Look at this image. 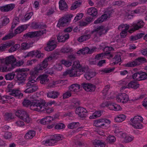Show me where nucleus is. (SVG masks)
<instances>
[{
    "mask_svg": "<svg viewBox=\"0 0 147 147\" xmlns=\"http://www.w3.org/2000/svg\"><path fill=\"white\" fill-rule=\"evenodd\" d=\"M46 67V61L45 59L43 61L40 65H38L35 67L33 70L31 71L30 76L29 78V81L27 83L26 87V88L23 91L24 92L29 94L32 93L36 91L38 86L36 85V82L34 80L40 70H42Z\"/></svg>",
    "mask_w": 147,
    "mask_h": 147,
    "instance_id": "nucleus-1",
    "label": "nucleus"
},
{
    "mask_svg": "<svg viewBox=\"0 0 147 147\" xmlns=\"http://www.w3.org/2000/svg\"><path fill=\"white\" fill-rule=\"evenodd\" d=\"M30 99L32 102L30 106L31 110L37 111H43L45 110V100L40 98H35L33 95L30 96Z\"/></svg>",
    "mask_w": 147,
    "mask_h": 147,
    "instance_id": "nucleus-2",
    "label": "nucleus"
},
{
    "mask_svg": "<svg viewBox=\"0 0 147 147\" xmlns=\"http://www.w3.org/2000/svg\"><path fill=\"white\" fill-rule=\"evenodd\" d=\"M15 113L16 116L20 118L16 122L15 124L18 126H21L24 125V122L21 119L27 123L30 122L31 120L28 113L24 110H18L16 111Z\"/></svg>",
    "mask_w": 147,
    "mask_h": 147,
    "instance_id": "nucleus-3",
    "label": "nucleus"
},
{
    "mask_svg": "<svg viewBox=\"0 0 147 147\" xmlns=\"http://www.w3.org/2000/svg\"><path fill=\"white\" fill-rule=\"evenodd\" d=\"M27 28L26 25H22L18 27L14 30V33L10 32L3 37L2 40H5L12 38L16 35L20 34L26 30Z\"/></svg>",
    "mask_w": 147,
    "mask_h": 147,
    "instance_id": "nucleus-4",
    "label": "nucleus"
},
{
    "mask_svg": "<svg viewBox=\"0 0 147 147\" xmlns=\"http://www.w3.org/2000/svg\"><path fill=\"white\" fill-rule=\"evenodd\" d=\"M130 124L134 128L141 129L143 127V125L141 123L143 121V118L141 116H136L132 118L130 120Z\"/></svg>",
    "mask_w": 147,
    "mask_h": 147,
    "instance_id": "nucleus-5",
    "label": "nucleus"
},
{
    "mask_svg": "<svg viewBox=\"0 0 147 147\" xmlns=\"http://www.w3.org/2000/svg\"><path fill=\"white\" fill-rule=\"evenodd\" d=\"M84 72H85L84 69H78L77 71L75 70L74 69H69L64 72L63 76L65 77L68 74H69L70 77H74L79 76Z\"/></svg>",
    "mask_w": 147,
    "mask_h": 147,
    "instance_id": "nucleus-6",
    "label": "nucleus"
},
{
    "mask_svg": "<svg viewBox=\"0 0 147 147\" xmlns=\"http://www.w3.org/2000/svg\"><path fill=\"white\" fill-rule=\"evenodd\" d=\"M107 32V30L103 26H99L91 32L90 34H93L94 38H98L102 35L105 34Z\"/></svg>",
    "mask_w": 147,
    "mask_h": 147,
    "instance_id": "nucleus-7",
    "label": "nucleus"
},
{
    "mask_svg": "<svg viewBox=\"0 0 147 147\" xmlns=\"http://www.w3.org/2000/svg\"><path fill=\"white\" fill-rule=\"evenodd\" d=\"M146 61V59L142 57H139L136 59L134 61L128 63L125 65L126 67H134L140 65L141 63Z\"/></svg>",
    "mask_w": 147,
    "mask_h": 147,
    "instance_id": "nucleus-8",
    "label": "nucleus"
},
{
    "mask_svg": "<svg viewBox=\"0 0 147 147\" xmlns=\"http://www.w3.org/2000/svg\"><path fill=\"white\" fill-rule=\"evenodd\" d=\"M28 70V69L25 68L17 69L15 71L17 73L16 77L18 80L20 81L24 80L27 75V74L25 72Z\"/></svg>",
    "mask_w": 147,
    "mask_h": 147,
    "instance_id": "nucleus-9",
    "label": "nucleus"
},
{
    "mask_svg": "<svg viewBox=\"0 0 147 147\" xmlns=\"http://www.w3.org/2000/svg\"><path fill=\"white\" fill-rule=\"evenodd\" d=\"M45 31L40 30L37 32H30L25 34L23 36L24 38H32L35 36H38L42 35Z\"/></svg>",
    "mask_w": 147,
    "mask_h": 147,
    "instance_id": "nucleus-10",
    "label": "nucleus"
},
{
    "mask_svg": "<svg viewBox=\"0 0 147 147\" xmlns=\"http://www.w3.org/2000/svg\"><path fill=\"white\" fill-rule=\"evenodd\" d=\"M144 23L142 20H139L137 23H134L132 25L133 28L128 31L130 33H131L133 32L138 30L140 28H142L144 25Z\"/></svg>",
    "mask_w": 147,
    "mask_h": 147,
    "instance_id": "nucleus-11",
    "label": "nucleus"
},
{
    "mask_svg": "<svg viewBox=\"0 0 147 147\" xmlns=\"http://www.w3.org/2000/svg\"><path fill=\"white\" fill-rule=\"evenodd\" d=\"M4 60L5 63H7L9 65L10 64V67L13 69L14 68V65H13L15 64L16 59L13 56L11 55L7 57L4 59Z\"/></svg>",
    "mask_w": 147,
    "mask_h": 147,
    "instance_id": "nucleus-12",
    "label": "nucleus"
},
{
    "mask_svg": "<svg viewBox=\"0 0 147 147\" xmlns=\"http://www.w3.org/2000/svg\"><path fill=\"white\" fill-rule=\"evenodd\" d=\"M75 113L81 118L85 117L87 115V112L86 109L83 107H78L75 110Z\"/></svg>",
    "mask_w": 147,
    "mask_h": 147,
    "instance_id": "nucleus-13",
    "label": "nucleus"
},
{
    "mask_svg": "<svg viewBox=\"0 0 147 147\" xmlns=\"http://www.w3.org/2000/svg\"><path fill=\"white\" fill-rule=\"evenodd\" d=\"M111 121L107 119H100L97 120L95 121L94 125L96 127H101L105 126L106 124H110Z\"/></svg>",
    "mask_w": 147,
    "mask_h": 147,
    "instance_id": "nucleus-14",
    "label": "nucleus"
},
{
    "mask_svg": "<svg viewBox=\"0 0 147 147\" xmlns=\"http://www.w3.org/2000/svg\"><path fill=\"white\" fill-rule=\"evenodd\" d=\"M116 100L118 102H122L125 103L128 101V96L125 93L121 94L117 96Z\"/></svg>",
    "mask_w": 147,
    "mask_h": 147,
    "instance_id": "nucleus-15",
    "label": "nucleus"
},
{
    "mask_svg": "<svg viewBox=\"0 0 147 147\" xmlns=\"http://www.w3.org/2000/svg\"><path fill=\"white\" fill-rule=\"evenodd\" d=\"M57 42L54 40H51L47 44V51H50L54 50L57 46Z\"/></svg>",
    "mask_w": 147,
    "mask_h": 147,
    "instance_id": "nucleus-16",
    "label": "nucleus"
},
{
    "mask_svg": "<svg viewBox=\"0 0 147 147\" xmlns=\"http://www.w3.org/2000/svg\"><path fill=\"white\" fill-rule=\"evenodd\" d=\"M81 85L84 89L87 91H93L95 89V85L92 84L83 83Z\"/></svg>",
    "mask_w": 147,
    "mask_h": 147,
    "instance_id": "nucleus-17",
    "label": "nucleus"
},
{
    "mask_svg": "<svg viewBox=\"0 0 147 147\" xmlns=\"http://www.w3.org/2000/svg\"><path fill=\"white\" fill-rule=\"evenodd\" d=\"M15 7V5L14 4H9L0 6V10L2 12H8L12 10Z\"/></svg>",
    "mask_w": 147,
    "mask_h": 147,
    "instance_id": "nucleus-18",
    "label": "nucleus"
},
{
    "mask_svg": "<svg viewBox=\"0 0 147 147\" xmlns=\"http://www.w3.org/2000/svg\"><path fill=\"white\" fill-rule=\"evenodd\" d=\"M13 69L10 67V65L4 63L0 65V71L6 72L9 71Z\"/></svg>",
    "mask_w": 147,
    "mask_h": 147,
    "instance_id": "nucleus-19",
    "label": "nucleus"
},
{
    "mask_svg": "<svg viewBox=\"0 0 147 147\" xmlns=\"http://www.w3.org/2000/svg\"><path fill=\"white\" fill-rule=\"evenodd\" d=\"M69 34H63L62 32L59 33L57 37V39L59 42H64L69 38Z\"/></svg>",
    "mask_w": 147,
    "mask_h": 147,
    "instance_id": "nucleus-20",
    "label": "nucleus"
},
{
    "mask_svg": "<svg viewBox=\"0 0 147 147\" xmlns=\"http://www.w3.org/2000/svg\"><path fill=\"white\" fill-rule=\"evenodd\" d=\"M15 41L13 40H11L8 42H6L3 44L0 47V51H3L5 50L6 49L9 48L12 45L14 44Z\"/></svg>",
    "mask_w": 147,
    "mask_h": 147,
    "instance_id": "nucleus-21",
    "label": "nucleus"
},
{
    "mask_svg": "<svg viewBox=\"0 0 147 147\" xmlns=\"http://www.w3.org/2000/svg\"><path fill=\"white\" fill-rule=\"evenodd\" d=\"M69 22L67 17L66 16L62 17L59 20L57 26L59 27L64 26Z\"/></svg>",
    "mask_w": 147,
    "mask_h": 147,
    "instance_id": "nucleus-22",
    "label": "nucleus"
},
{
    "mask_svg": "<svg viewBox=\"0 0 147 147\" xmlns=\"http://www.w3.org/2000/svg\"><path fill=\"white\" fill-rule=\"evenodd\" d=\"M80 88V85L77 84H74L71 85L69 87V90L71 92H77L79 91Z\"/></svg>",
    "mask_w": 147,
    "mask_h": 147,
    "instance_id": "nucleus-23",
    "label": "nucleus"
},
{
    "mask_svg": "<svg viewBox=\"0 0 147 147\" xmlns=\"http://www.w3.org/2000/svg\"><path fill=\"white\" fill-rule=\"evenodd\" d=\"M59 94L60 93L58 92L53 91L48 92L47 93V96L48 97L55 99L57 98Z\"/></svg>",
    "mask_w": 147,
    "mask_h": 147,
    "instance_id": "nucleus-24",
    "label": "nucleus"
},
{
    "mask_svg": "<svg viewBox=\"0 0 147 147\" xmlns=\"http://www.w3.org/2000/svg\"><path fill=\"white\" fill-rule=\"evenodd\" d=\"M139 86L140 84L138 82L135 81H131L128 84L127 87L136 89L139 87Z\"/></svg>",
    "mask_w": 147,
    "mask_h": 147,
    "instance_id": "nucleus-25",
    "label": "nucleus"
},
{
    "mask_svg": "<svg viewBox=\"0 0 147 147\" xmlns=\"http://www.w3.org/2000/svg\"><path fill=\"white\" fill-rule=\"evenodd\" d=\"M59 7L61 10H65L67 8V5L65 0H60L59 2Z\"/></svg>",
    "mask_w": 147,
    "mask_h": 147,
    "instance_id": "nucleus-26",
    "label": "nucleus"
},
{
    "mask_svg": "<svg viewBox=\"0 0 147 147\" xmlns=\"http://www.w3.org/2000/svg\"><path fill=\"white\" fill-rule=\"evenodd\" d=\"M54 136V135H51L49 139L47 140V146L53 145L55 143Z\"/></svg>",
    "mask_w": 147,
    "mask_h": 147,
    "instance_id": "nucleus-27",
    "label": "nucleus"
},
{
    "mask_svg": "<svg viewBox=\"0 0 147 147\" xmlns=\"http://www.w3.org/2000/svg\"><path fill=\"white\" fill-rule=\"evenodd\" d=\"M11 94L13 96L18 98H21L23 96L22 94L18 90H13Z\"/></svg>",
    "mask_w": 147,
    "mask_h": 147,
    "instance_id": "nucleus-28",
    "label": "nucleus"
},
{
    "mask_svg": "<svg viewBox=\"0 0 147 147\" xmlns=\"http://www.w3.org/2000/svg\"><path fill=\"white\" fill-rule=\"evenodd\" d=\"M107 14H104L102 15L100 17L98 18L97 20L95 21L94 23L95 24L101 23L103 22L105 20H106L108 18Z\"/></svg>",
    "mask_w": 147,
    "mask_h": 147,
    "instance_id": "nucleus-29",
    "label": "nucleus"
},
{
    "mask_svg": "<svg viewBox=\"0 0 147 147\" xmlns=\"http://www.w3.org/2000/svg\"><path fill=\"white\" fill-rule=\"evenodd\" d=\"M88 13L93 17L96 16L97 14V11L96 9L94 7H92L88 9Z\"/></svg>",
    "mask_w": 147,
    "mask_h": 147,
    "instance_id": "nucleus-30",
    "label": "nucleus"
},
{
    "mask_svg": "<svg viewBox=\"0 0 147 147\" xmlns=\"http://www.w3.org/2000/svg\"><path fill=\"white\" fill-rule=\"evenodd\" d=\"M35 135V132L34 131H30L26 133L25 136V138L29 139L32 138Z\"/></svg>",
    "mask_w": 147,
    "mask_h": 147,
    "instance_id": "nucleus-31",
    "label": "nucleus"
},
{
    "mask_svg": "<svg viewBox=\"0 0 147 147\" xmlns=\"http://www.w3.org/2000/svg\"><path fill=\"white\" fill-rule=\"evenodd\" d=\"M61 52L64 53H70L72 51V49L68 46H64L61 50Z\"/></svg>",
    "mask_w": 147,
    "mask_h": 147,
    "instance_id": "nucleus-32",
    "label": "nucleus"
},
{
    "mask_svg": "<svg viewBox=\"0 0 147 147\" xmlns=\"http://www.w3.org/2000/svg\"><path fill=\"white\" fill-rule=\"evenodd\" d=\"M32 43H23L21 45V48L22 50H27L32 46Z\"/></svg>",
    "mask_w": 147,
    "mask_h": 147,
    "instance_id": "nucleus-33",
    "label": "nucleus"
},
{
    "mask_svg": "<svg viewBox=\"0 0 147 147\" xmlns=\"http://www.w3.org/2000/svg\"><path fill=\"white\" fill-rule=\"evenodd\" d=\"M91 34H89L86 35H84L80 37L78 39V40L80 42H82L90 38L91 37Z\"/></svg>",
    "mask_w": 147,
    "mask_h": 147,
    "instance_id": "nucleus-34",
    "label": "nucleus"
},
{
    "mask_svg": "<svg viewBox=\"0 0 147 147\" xmlns=\"http://www.w3.org/2000/svg\"><path fill=\"white\" fill-rule=\"evenodd\" d=\"M126 117V116L123 114L119 115L115 118V120L117 122H121L124 120Z\"/></svg>",
    "mask_w": 147,
    "mask_h": 147,
    "instance_id": "nucleus-35",
    "label": "nucleus"
},
{
    "mask_svg": "<svg viewBox=\"0 0 147 147\" xmlns=\"http://www.w3.org/2000/svg\"><path fill=\"white\" fill-rule=\"evenodd\" d=\"M96 75V74L93 72H90L85 73L84 77L87 80H89Z\"/></svg>",
    "mask_w": 147,
    "mask_h": 147,
    "instance_id": "nucleus-36",
    "label": "nucleus"
},
{
    "mask_svg": "<svg viewBox=\"0 0 147 147\" xmlns=\"http://www.w3.org/2000/svg\"><path fill=\"white\" fill-rule=\"evenodd\" d=\"M72 66L73 68L72 69H74L76 71H77V70L78 69H84L85 71L86 69L82 67L80 69H79L80 66V65L79 62L78 61H74Z\"/></svg>",
    "mask_w": 147,
    "mask_h": 147,
    "instance_id": "nucleus-37",
    "label": "nucleus"
},
{
    "mask_svg": "<svg viewBox=\"0 0 147 147\" xmlns=\"http://www.w3.org/2000/svg\"><path fill=\"white\" fill-rule=\"evenodd\" d=\"M94 144L96 147H105V145L103 142L99 140H95Z\"/></svg>",
    "mask_w": 147,
    "mask_h": 147,
    "instance_id": "nucleus-38",
    "label": "nucleus"
},
{
    "mask_svg": "<svg viewBox=\"0 0 147 147\" xmlns=\"http://www.w3.org/2000/svg\"><path fill=\"white\" fill-rule=\"evenodd\" d=\"M16 75L15 72H12L9 73L5 76V79L7 80H11L13 79Z\"/></svg>",
    "mask_w": 147,
    "mask_h": 147,
    "instance_id": "nucleus-39",
    "label": "nucleus"
},
{
    "mask_svg": "<svg viewBox=\"0 0 147 147\" xmlns=\"http://www.w3.org/2000/svg\"><path fill=\"white\" fill-rule=\"evenodd\" d=\"M81 3L79 1H76L72 5L71 7V10H74L80 6Z\"/></svg>",
    "mask_w": 147,
    "mask_h": 147,
    "instance_id": "nucleus-40",
    "label": "nucleus"
},
{
    "mask_svg": "<svg viewBox=\"0 0 147 147\" xmlns=\"http://www.w3.org/2000/svg\"><path fill=\"white\" fill-rule=\"evenodd\" d=\"M19 20L18 17H16L13 20L11 27V28L13 29L19 23Z\"/></svg>",
    "mask_w": 147,
    "mask_h": 147,
    "instance_id": "nucleus-41",
    "label": "nucleus"
},
{
    "mask_svg": "<svg viewBox=\"0 0 147 147\" xmlns=\"http://www.w3.org/2000/svg\"><path fill=\"white\" fill-rule=\"evenodd\" d=\"M121 136L124 139L125 142H129L131 141L133 138L128 136H126L125 134H123Z\"/></svg>",
    "mask_w": 147,
    "mask_h": 147,
    "instance_id": "nucleus-42",
    "label": "nucleus"
},
{
    "mask_svg": "<svg viewBox=\"0 0 147 147\" xmlns=\"http://www.w3.org/2000/svg\"><path fill=\"white\" fill-rule=\"evenodd\" d=\"M20 47V45L19 44H15L13 46L11 47L9 49L8 51L9 53L13 52L17 50Z\"/></svg>",
    "mask_w": 147,
    "mask_h": 147,
    "instance_id": "nucleus-43",
    "label": "nucleus"
},
{
    "mask_svg": "<svg viewBox=\"0 0 147 147\" xmlns=\"http://www.w3.org/2000/svg\"><path fill=\"white\" fill-rule=\"evenodd\" d=\"M140 71H138L134 74L132 76V78L135 80L140 81Z\"/></svg>",
    "mask_w": 147,
    "mask_h": 147,
    "instance_id": "nucleus-44",
    "label": "nucleus"
},
{
    "mask_svg": "<svg viewBox=\"0 0 147 147\" xmlns=\"http://www.w3.org/2000/svg\"><path fill=\"white\" fill-rule=\"evenodd\" d=\"M2 26H5L8 24L9 22V20L8 18L6 16L3 17L2 18Z\"/></svg>",
    "mask_w": 147,
    "mask_h": 147,
    "instance_id": "nucleus-45",
    "label": "nucleus"
},
{
    "mask_svg": "<svg viewBox=\"0 0 147 147\" xmlns=\"http://www.w3.org/2000/svg\"><path fill=\"white\" fill-rule=\"evenodd\" d=\"M101 115V112L98 111L93 113L92 116L90 117V119H95L97 117H99Z\"/></svg>",
    "mask_w": 147,
    "mask_h": 147,
    "instance_id": "nucleus-46",
    "label": "nucleus"
},
{
    "mask_svg": "<svg viewBox=\"0 0 147 147\" xmlns=\"http://www.w3.org/2000/svg\"><path fill=\"white\" fill-rule=\"evenodd\" d=\"M78 122H72L69 123L68 125L69 128L72 129L76 127L79 124Z\"/></svg>",
    "mask_w": 147,
    "mask_h": 147,
    "instance_id": "nucleus-47",
    "label": "nucleus"
},
{
    "mask_svg": "<svg viewBox=\"0 0 147 147\" xmlns=\"http://www.w3.org/2000/svg\"><path fill=\"white\" fill-rule=\"evenodd\" d=\"M5 118L7 120H10L14 119V116L11 113H6L5 116Z\"/></svg>",
    "mask_w": 147,
    "mask_h": 147,
    "instance_id": "nucleus-48",
    "label": "nucleus"
},
{
    "mask_svg": "<svg viewBox=\"0 0 147 147\" xmlns=\"http://www.w3.org/2000/svg\"><path fill=\"white\" fill-rule=\"evenodd\" d=\"M71 92L69 90L63 94V99L68 98L71 96Z\"/></svg>",
    "mask_w": 147,
    "mask_h": 147,
    "instance_id": "nucleus-49",
    "label": "nucleus"
},
{
    "mask_svg": "<svg viewBox=\"0 0 147 147\" xmlns=\"http://www.w3.org/2000/svg\"><path fill=\"white\" fill-rule=\"evenodd\" d=\"M38 52L37 50L31 51L28 52L27 55L24 56V58H26L29 57H32L34 56H35L36 54H37Z\"/></svg>",
    "mask_w": 147,
    "mask_h": 147,
    "instance_id": "nucleus-50",
    "label": "nucleus"
},
{
    "mask_svg": "<svg viewBox=\"0 0 147 147\" xmlns=\"http://www.w3.org/2000/svg\"><path fill=\"white\" fill-rule=\"evenodd\" d=\"M65 127V125L62 123H59L56 125L55 127V128L58 130L62 129Z\"/></svg>",
    "mask_w": 147,
    "mask_h": 147,
    "instance_id": "nucleus-51",
    "label": "nucleus"
},
{
    "mask_svg": "<svg viewBox=\"0 0 147 147\" xmlns=\"http://www.w3.org/2000/svg\"><path fill=\"white\" fill-rule=\"evenodd\" d=\"M33 15V13L32 12H30L26 13L25 16L24 18V21H26L28 20Z\"/></svg>",
    "mask_w": 147,
    "mask_h": 147,
    "instance_id": "nucleus-52",
    "label": "nucleus"
},
{
    "mask_svg": "<svg viewBox=\"0 0 147 147\" xmlns=\"http://www.w3.org/2000/svg\"><path fill=\"white\" fill-rule=\"evenodd\" d=\"M113 70V69L105 68L102 70H99V72H101V74H104V73H109Z\"/></svg>",
    "mask_w": 147,
    "mask_h": 147,
    "instance_id": "nucleus-53",
    "label": "nucleus"
},
{
    "mask_svg": "<svg viewBox=\"0 0 147 147\" xmlns=\"http://www.w3.org/2000/svg\"><path fill=\"white\" fill-rule=\"evenodd\" d=\"M54 137L55 143H57L58 141L62 140L63 137L61 135L58 134H55Z\"/></svg>",
    "mask_w": 147,
    "mask_h": 147,
    "instance_id": "nucleus-54",
    "label": "nucleus"
},
{
    "mask_svg": "<svg viewBox=\"0 0 147 147\" xmlns=\"http://www.w3.org/2000/svg\"><path fill=\"white\" fill-rule=\"evenodd\" d=\"M39 79L40 80V82L41 84H44L45 83L46 79V75L44 74L40 75L39 77Z\"/></svg>",
    "mask_w": 147,
    "mask_h": 147,
    "instance_id": "nucleus-55",
    "label": "nucleus"
},
{
    "mask_svg": "<svg viewBox=\"0 0 147 147\" xmlns=\"http://www.w3.org/2000/svg\"><path fill=\"white\" fill-rule=\"evenodd\" d=\"M140 81L144 80L147 78V74L144 72L140 71Z\"/></svg>",
    "mask_w": 147,
    "mask_h": 147,
    "instance_id": "nucleus-56",
    "label": "nucleus"
},
{
    "mask_svg": "<svg viewBox=\"0 0 147 147\" xmlns=\"http://www.w3.org/2000/svg\"><path fill=\"white\" fill-rule=\"evenodd\" d=\"M32 103V102L28 99H25L22 102L23 105L26 107H27L29 105L30 106Z\"/></svg>",
    "mask_w": 147,
    "mask_h": 147,
    "instance_id": "nucleus-57",
    "label": "nucleus"
},
{
    "mask_svg": "<svg viewBox=\"0 0 147 147\" xmlns=\"http://www.w3.org/2000/svg\"><path fill=\"white\" fill-rule=\"evenodd\" d=\"M24 63V62L23 60H20L18 61L15 62L14 65H14V68L16 67H20Z\"/></svg>",
    "mask_w": 147,
    "mask_h": 147,
    "instance_id": "nucleus-58",
    "label": "nucleus"
},
{
    "mask_svg": "<svg viewBox=\"0 0 147 147\" xmlns=\"http://www.w3.org/2000/svg\"><path fill=\"white\" fill-rule=\"evenodd\" d=\"M55 12V11L53 8H50L48 9L47 12V15L49 16H50L53 14Z\"/></svg>",
    "mask_w": 147,
    "mask_h": 147,
    "instance_id": "nucleus-59",
    "label": "nucleus"
},
{
    "mask_svg": "<svg viewBox=\"0 0 147 147\" xmlns=\"http://www.w3.org/2000/svg\"><path fill=\"white\" fill-rule=\"evenodd\" d=\"M114 59L115 60V62H113L114 64L118 63L119 62H120L121 61V57L119 55H116L114 57Z\"/></svg>",
    "mask_w": 147,
    "mask_h": 147,
    "instance_id": "nucleus-60",
    "label": "nucleus"
},
{
    "mask_svg": "<svg viewBox=\"0 0 147 147\" xmlns=\"http://www.w3.org/2000/svg\"><path fill=\"white\" fill-rule=\"evenodd\" d=\"M83 14L82 13L78 14L74 19V22H76L81 19L83 17Z\"/></svg>",
    "mask_w": 147,
    "mask_h": 147,
    "instance_id": "nucleus-61",
    "label": "nucleus"
},
{
    "mask_svg": "<svg viewBox=\"0 0 147 147\" xmlns=\"http://www.w3.org/2000/svg\"><path fill=\"white\" fill-rule=\"evenodd\" d=\"M107 140L109 143H111L114 142L116 140V138L114 136H109L107 138Z\"/></svg>",
    "mask_w": 147,
    "mask_h": 147,
    "instance_id": "nucleus-62",
    "label": "nucleus"
},
{
    "mask_svg": "<svg viewBox=\"0 0 147 147\" xmlns=\"http://www.w3.org/2000/svg\"><path fill=\"white\" fill-rule=\"evenodd\" d=\"M81 50L82 51V54H89V49L88 47H86L84 48H83L81 49Z\"/></svg>",
    "mask_w": 147,
    "mask_h": 147,
    "instance_id": "nucleus-63",
    "label": "nucleus"
},
{
    "mask_svg": "<svg viewBox=\"0 0 147 147\" xmlns=\"http://www.w3.org/2000/svg\"><path fill=\"white\" fill-rule=\"evenodd\" d=\"M12 136V134L11 132H6L4 135V137L5 139H9L11 138Z\"/></svg>",
    "mask_w": 147,
    "mask_h": 147,
    "instance_id": "nucleus-64",
    "label": "nucleus"
}]
</instances>
